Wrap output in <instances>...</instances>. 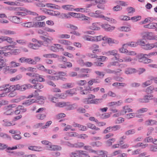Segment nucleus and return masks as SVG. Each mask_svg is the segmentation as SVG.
<instances>
[{"label":"nucleus","mask_w":157,"mask_h":157,"mask_svg":"<svg viewBox=\"0 0 157 157\" xmlns=\"http://www.w3.org/2000/svg\"><path fill=\"white\" fill-rule=\"evenodd\" d=\"M20 134L17 133L14 135L12 136L13 138L16 140H19L21 138V137L19 135Z\"/></svg>","instance_id":"e2e57ef3"},{"label":"nucleus","mask_w":157,"mask_h":157,"mask_svg":"<svg viewBox=\"0 0 157 157\" xmlns=\"http://www.w3.org/2000/svg\"><path fill=\"white\" fill-rule=\"evenodd\" d=\"M127 10L128 12V15H130L131 13H133L135 11V9L132 7H129L127 8Z\"/></svg>","instance_id":"79ce46f5"},{"label":"nucleus","mask_w":157,"mask_h":157,"mask_svg":"<svg viewBox=\"0 0 157 157\" xmlns=\"http://www.w3.org/2000/svg\"><path fill=\"white\" fill-rule=\"evenodd\" d=\"M42 77V76L39 75L37 74V75H36V78H37V81L38 80L40 82H44L45 80Z\"/></svg>","instance_id":"bf43d9fd"},{"label":"nucleus","mask_w":157,"mask_h":157,"mask_svg":"<svg viewBox=\"0 0 157 157\" xmlns=\"http://www.w3.org/2000/svg\"><path fill=\"white\" fill-rule=\"evenodd\" d=\"M150 150L151 151H157V147L153 145H151L150 147Z\"/></svg>","instance_id":"774afa93"},{"label":"nucleus","mask_w":157,"mask_h":157,"mask_svg":"<svg viewBox=\"0 0 157 157\" xmlns=\"http://www.w3.org/2000/svg\"><path fill=\"white\" fill-rule=\"evenodd\" d=\"M124 62H129L132 60L133 59L129 56H126L123 58Z\"/></svg>","instance_id":"680f3d73"},{"label":"nucleus","mask_w":157,"mask_h":157,"mask_svg":"<svg viewBox=\"0 0 157 157\" xmlns=\"http://www.w3.org/2000/svg\"><path fill=\"white\" fill-rule=\"evenodd\" d=\"M46 18V17L44 16H37L35 17L36 21H41Z\"/></svg>","instance_id":"3c124183"},{"label":"nucleus","mask_w":157,"mask_h":157,"mask_svg":"<svg viewBox=\"0 0 157 157\" xmlns=\"http://www.w3.org/2000/svg\"><path fill=\"white\" fill-rule=\"evenodd\" d=\"M3 41H6L9 43L13 42L12 39L10 37L7 36H2Z\"/></svg>","instance_id":"de8ad7c7"},{"label":"nucleus","mask_w":157,"mask_h":157,"mask_svg":"<svg viewBox=\"0 0 157 157\" xmlns=\"http://www.w3.org/2000/svg\"><path fill=\"white\" fill-rule=\"evenodd\" d=\"M10 20L13 22L19 24L21 23V18L16 16H12L10 17Z\"/></svg>","instance_id":"6e6552de"},{"label":"nucleus","mask_w":157,"mask_h":157,"mask_svg":"<svg viewBox=\"0 0 157 157\" xmlns=\"http://www.w3.org/2000/svg\"><path fill=\"white\" fill-rule=\"evenodd\" d=\"M84 144L82 142H78L74 144V147L80 148L83 147Z\"/></svg>","instance_id":"f704fd0d"},{"label":"nucleus","mask_w":157,"mask_h":157,"mask_svg":"<svg viewBox=\"0 0 157 157\" xmlns=\"http://www.w3.org/2000/svg\"><path fill=\"white\" fill-rule=\"evenodd\" d=\"M66 114L64 113H59L56 115V118L58 119L65 117Z\"/></svg>","instance_id":"4d7b16f0"},{"label":"nucleus","mask_w":157,"mask_h":157,"mask_svg":"<svg viewBox=\"0 0 157 157\" xmlns=\"http://www.w3.org/2000/svg\"><path fill=\"white\" fill-rule=\"evenodd\" d=\"M84 102L87 104H94V99H91L89 98H85Z\"/></svg>","instance_id":"49530a36"},{"label":"nucleus","mask_w":157,"mask_h":157,"mask_svg":"<svg viewBox=\"0 0 157 157\" xmlns=\"http://www.w3.org/2000/svg\"><path fill=\"white\" fill-rule=\"evenodd\" d=\"M24 146V145L22 144H18L16 146L13 147H9L7 148L8 150H13L17 149V148H23Z\"/></svg>","instance_id":"393cba45"},{"label":"nucleus","mask_w":157,"mask_h":157,"mask_svg":"<svg viewBox=\"0 0 157 157\" xmlns=\"http://www.w3.org/2000/svg\"><path fill=\"white\" fill-rule=\"evenodd\" d=\"M107 56L113 55L114 56H117L120 57V55L117 53V50L114 49L112 50L109 51L105 53Z\"/></svg>","instance_id":"1a4fd4ad"},{"label":"nucleus","mask_w":157,"mask_h":157,"mask_svg":"<svg viewBox=\"0 0 157 157\" xmlns=\"http://www.w3.org/2000/svg\"><path fill=\"white\" fill-rule=\"evenodd\" d=\"M102 18L103 19L111 23H115L117 22L116 20L111 18H109L104 16V17H103Z\"/></svg>","instance_id":"72a5a7b5"},{"label":"nucleus","mask_w":157,"mask_h":157,"mask_svg":"<svg viewBox=\"0 0 157 157\" xmlns=\"http://www.w3.org/2000/svg\"><path fill=\"white\" fill-rule=\"evenodd\" d=\"M4 3L11 6H18L20 4V3L17 2H13L8 1L4 2Z\"/></svg>","instance_id":"2f4dec72"},{"label":"nucleus","mask_w":157,"mask_h":157,"mask_svg":"<svg viewBox=\"0 0 157 157\" xmlns=\"http://www.w3.org/2000/svg\"><path fill=\"white\" fill-rule=\"evenodd\" d=\"M136 132V131L135 129H132L129 130L125 132V135L126 136H128L130 135L133 134Z\"/></svg>","instance_id":"4c0bfd02"},{"label":"nucleus","mask_w":157,"mask_h":157,"mask_svg":"<svg viewBox=\"0 0 157 157\" xmlns=\"http://www.w3.org/2000/svg\"><path fill=\"white\" fill-rule=\"evenodd\" d=\"M152 81H151L150 80H147L143 83L142 86L143 87H146V86H147L151 84L152 83Z\"/></svg>","instance_id":"603ef678"},{"label":"nucleus","mask_w":157,"mask_h":157,"mask_svg":"<svg viewBox=\"0 0 157 157\" xmlns=\"http://www.w3.org/2000/svg\"><path fill=\"white\" fill-rule=\"evenodd\" d=\"M120 20H122L127 21L130 19V17L127 16H121L119 17Z\"/></svg>","instance_id":"5fc2aeb1"},{"label":"nucleus","mask_w":157,"mask_h":157,"mask_svg":"<svg viewBox=\"0 0 157 157\" xmlns=\"http://www.w3.org/2000/svg\"><path fill=\"white\" fill-rule=\"evenodd\" d=\"M142 48L146 50H150L153 48V45L152 44H145Z\"/></svg>","instance_id":"cd10ccee"},{"label":"nucleus","mask_w":157,"mask_h":157,"mask_svg":"<svg viewBox=\"0 0 157 157\" xmlns=\"http://www.w3.org/2000/svg\"><path fill=\"white\" fill-rule=\"evenodd\" d=\"M10 64L11 66L13 67H16L19 66L20 65V63H16L13 61H11L10 62Z\"/></svg>","instance_id":"13d9d810"},{"label":"nucleus","mask_w":157,"mask_h":157,"mask_svg":"<svg viewBox=\"0 0 157 157\" xmlns=\"http://www.w3.org/2000/svg\"><path fill=\"white\" fill-rule=\"evenodd\" d=\"M69 15L75 18H78L79 15H80L79 13H76L73 12H70L69 13Z\"/></svg>","instance_id":"09e8293b"},{"label":"nucleus","mask_w":157,"mask_h":157,"mask_svg":"<svg viewBox=\"0 0 157 157\" xmlns=\"http://www.w3.org/2000/svg\"><path fill=\"white\" fill-rule=\"evenodd\" d=\"M104 39L109 44H117L119 42L118 41L114 40L113 39L108 37L106 36H104Z\"/></svg>","instance_id":"423d86ee"},{"label":"nucleus","mask_w":157,"mask_h":157,"mask_svg":"<svg viewBox=\"0 0 157 157\" xmlns=\"http://www.w3.org/2000/svg\"><path fill=\"white\" fill-rule=\"evenodd\" d=\"M87 56L91 58H95L98 57V56L95 53H88L87 55Z\"/></svg>","instance_id":"338daca9"},{"label":"nucleus","mask_w":157,"mask_h":157,"mask_svg":"<svg viewBox=\"0 0 157 157\" xmlns=\"http://www.w3.org/2000/svg\"><path fill=\"white\" fill-rule=\"evenodd\" d=\"M73 83H67L63 85V87L65 89L70 88L73 87Z\"/></svg>","instance_id":"7c9ffc66"},{"label":"nucleus","mask_w":157,"mask_h":157,"mask_svg":"<svg viewBox=\"0 0 157 157\" xmlns=\"http://www.w3.org/2000/svg\"><path fill=\"white\" fill-rule=\"evenodd\" d=\"M153 99V95H145L143 98H140L138 99V101L141 103H148L149 102L150 100Z\"/></svg>","instance_id":"f03ea898"},{"label":"nucleus","mask_w":157,"mask_h":157,"mask_svg":"<svg viewBox=\"0 0 157 157\" xmlns=\"http://www.w3.org/2000/svg\"><path fill=\"white\" fill-rule=\"evenodd\" d=\"M0 32L2 34L5 35H14L16 34L15 31L4 29H2Z\"/></svg>","instance_id":"0eeeda50"},{"label":"nucleus","mask_w":157,"mask_h":157,"mask_svg":"<svg viewBox=\"0 0 157 157\" xmlns=\"http://www.w3.org/2000/svg\"><path fill=\"white\" fill-rule=\"evenodd\" d=\"M145 55H147V54L143 53L138 54L137 56V57L139 61L144 63H148L152 62L153 60L151 59L147 58L148 56H147Z\"/></svg>","instance_id":"f257e3e1"},{"label":"nucleus","mask_w":157,"mask_h":157,"mask_svg":"<svg viewBox=\"0 0 157 157\" xmlns=\"http://www.w3.org/2000/svg\"><path fill=\"white\" fill-rule=\"evenodd\" d=\"M37 99L38 103L39 104H41L44 103V101L46 99V98L44 96H39L36 97Z\"/></svg>","instance_id":"5701e85b"},{"label":"nucleus","mask_w":157,"mask_h":157,"mask_svg":"<svg viewBox=\"0 0 157 157\" xmlns=\"http://www.w3.org/2000/svg\"><path fill=\"white\" fill-rule=\"evenodd\" d=\"M111 130L113 131H116L119 129L121 128V126L119 125H116L114 126H111Z\"/></svg>","instance_id":"052dcab7"},{"label":"nucleus","mask_w":157,"mask_h":157,"mask_svg":"<svg viewBox=\"0 0 157 157\" xmlns=\"http://www.w3.org/2000/svg\"><path fill=\"white\" fill-rule=\"evenodd\" d=\"M67 102L62 101L56 103L55 106L59 107H66L67 104H68Z\"/></svg>","instance_id":"a211bd4d"},{"label":"nucleus","mask_w":157,"mask_h":157,"mask_svg":"<svg viewBox=\"0 0 157 157\" xmlns=\"http://www.w3.org/2000/svg\"><path fill=\"white\" fill-rule=\"evenodd\" d=\"M29 47L34 49H37L39 48L40 47V44H38L33 43H29Z\"/></svg>","instance_id":"b1692460"},{"label":"nucleus","mask_w":157,"mask_h":157,"mask_svg":"<svg viewBox=\"0 0 157 157\" xmlns=\"http://www.w3.org/2000/svg\"><path fill=\"white\" fill-rule=\"evenodd\" d=\"M46 117V115L44 114L40 113L36 115V117L38 119L43 120Z\"/></svg>","instance_id":"ea45409f"},{"label":"nucleus","mask_w":157,"mask_h":157,"mask_svg":"<svg viewBox=\"0 0 157 157\" xmlns=\"http://www.w3.org/2000/svg\"><path fill=\"white\" fill-rule=\"evenodd\" d=\"M44 2V0H38L37 2L35 3V4L39 7H44L45 6Z\"/></svg>","instance_id":"4be33fe9"},{"label":"nucleus","mask_w":157,"mask_h":157,"mask_svg":"<svg viewBox=\"0 0 157 157\" xmlns=\"http://www.w3.org/2000/svg\"><path fill=\"white\" fill-rule=\"evenodd\" d=\"M137 43L138 45H140L142 46V47H144V46L145 44L144 41L143 40L141 39L139 40H138L137 41Z\"/></svg>","instance_id":"0e129e2a"},{"label":"nucleus","mask_w":157,"mask_h":157,"mask_svg":"<svg viewBox=\"0 0 157 157\" xmlns=\"http://www.w3.org/2000/svg\"><path fill=\"white\" fill-rule=\"evenodd\" d=\"M0 137L3 138L4 139H7L8 140H11V137L7 134L4 133L2 132L0 133Z\"/></svg>","instance_id":"c9c22d12"},{"label":"nucleus","mask_w":157,"mask_h":157,"mask_svg":"<svg viewBox=\"0 0 157 157\" xmlns=\"http://www.w3.org/2000/svg\"><path fill=\"white\" fill-rule=\"evenodd\" d=\"M70 35L68 34H62L59 36V38L60 39H68L70 38Z\"/></svg>","instance_id":"864d4df0"},{"label":"nucleus","mask_w":157,"mask_h":157,"mask_svg":"<svg viewBox=\"0 0 157 157\" xmlns=\"http://www.w3.org/2000/svg\"><path fill=\"white\" fill-rule=\"evenodd\" d=\"M21 86L19 84L16 85H10V91H14L16 90H19L20 91Z\"/></svg>","instance_id":"6ab92c4d"},{"label":"nucleus","mask_w":157,"mask_h":157,"mask_svg":"<svg viewBox=\"0 0 157 157\" xmlns=\"http://www.w3.org/2000/svg\"><path fill=\"white\" fill-rule=\"evenodd\" d=\"M62 8L66 10L73 11L74 6L70 5H63L62 6Z\"/></svg>","instance_id":"f8f14e48"},{"label":"nucleus","mask_w":157,"mask_h":157,"mask_svg":"<svg viewBox=\"0 0 157 157\" xmlns=\"http://www.w3.org/2000/svg\"><path fill=\"white\" fill-rule=\"evenodd\" d=\"M115 140L116 139L114 138L109 139L106 142V144L107 146H110L112 145V143L114 142Z\"/></svg>","instance_id":"473e14b6"},{"label":"nucleus","mask_w":157,"mask_h":157,"mask_svg":"<svg viewBox=\"0 0 157 157\" xmlns=\"http://www.w3.org/2000/svg\"><path fill=\"white\" fill-rule=\"evenodd\" d=\"M59 42L61 44L66 45H69L71 44V43L70 41L65 40H60Z\"/></svg>","instance_id":"bb28decb"},{"label":"nucleus","mask_w":157,"mask_h":157,"mask_svg":"<svg viewBox=\"0 0 157 157\" xmlns=\"http://www.w3.org/2000/svg\"><path fill=\"white\" fill-rule=\"evenodd\" d=\"M33 87L35 89H37V90H40L43 88L44 86L40 83H37L36 84L34 85Z\"/></svg>","instance_id":"e433bc0d"},{"label":"nucleus","mask_w":157,"mask_h":157,"mask_svg":"<svg viewBox=\"0 0 157 157\" xmlns=\"http://www.w3.org/2000/svg\"><path fill=\"white\" fill-rule=\"evenodd\" d=\"M73 125L74 127H78L79 128V130L82 131H85L87 130V128L86 126L81 125L78 123H74Z\"/></svg>","instance_id":"9d476101"},{"label":"nucleus","mask_w":157,"mask_h":157,"mask_svg":"<svg viewBox=\"0 0 157 157\" xmlns=\"http://www.w3.org/2000/svg\"><path fill=\"white\" fill-rule=\"evenodd\" d=\"M106 59L107 57L106 56H100L98 58H97V59L98 60V61L100 62H104L105 60Z\"/></svg>","instance_id":"8fccbe9b"},{"label":"nucleus","mask_w":157,"mask_h":157,"mask_svg":"<svg viewBox=\"0 0 157 157\" xmlns=\"http://www.w3.org/2000/svg\"><path fill=\"white\" fill-rule=\"evenodd\" d=\"M47 149L53 151H60L62 149L61 147L58 145H48L46 146Z\"/></svg>","instance_id":"7ed1b4c3"},{"label":"nucleus","mask_w":157,"mask_h":157,"mask_svg":"<svg viewBox=\"0 0 157 157\" xmlns=\"http://www.w3.org/2000/svg\"><path fill=\"white\" fill-rule=\"evenodd\" d=\"M153 138L151 136H149L146 138L144 140V142L145 143L152 142Z\"/></svg>","instance_id":"69168bd1"},{"label":"nucleus","mask_w":157,"mask_h":157,"mask_svg":"<svg viewBox=\"0 0 157 157\" xmlns=\"http://www.w3.org/2000/svg\"><path fill=\"white\" fill-rule=\"evenodd\" d=\"M34 27H42L45 26V24L44 22H37L34 23Z\"/></svg>","instance_id":"c756f323"},{"label":"nucleus","mask_w":157,"mask_h":157,"mask_svg":"<svg viewBox=\"0 0 157 157\" xmlns=\"http://www.w3.org/2000/svg\"><path fill=\"white\" fill-rule=\"evenodd\" d=\"M94 65L95 66L101 67L103 66L104 64L103 63L98 61L94 62Z\"/></svg>","instance_id":"6e6d98bb"},{"label":"nucleus","mask_w":157,"mask_h":157,"mask_svg":"<svg viewBox=\"0 0 157 157\" xmlns=\"http://www.w3.org/2000/svg\"><path fill=\"white\" fill-rule=\"evenodd\" d=\"M36 100L35 99H30L22 103V104L29 106L36 102Z\"/></svg>","instance_id":"412c9836"},{"label":"nucleus","mask_w":157,"mask_h":157,"mask_svg":"<svg viewBox=\"0 0 157 157\" xmlns=\"http://www.w3.org/2000/svg\"><path fill=\"white\" fill-rule=\"evenodd\" d=\"M4 110L5 111L4 113L6 115H10L14 111L12 109H10L7 106L4 108Z\"/></svg>","instance_id":"dca6fc26"},{"label":"nucleus","mask_w":157,"mask_h":157,"mask_svg":"<svg viewBox=\"0 0 157 157\" xmlns=\"http://www.w3.org/2000/svg\"><path fill=\"white\" fill-rule=\"evenodd\" d=\"M101 26L102 28H103L105 31H112L115 29V27L111 26L108 24H102Z\"/></svg>","instance_id":"39448f33"},{"label":"nucleus","mask_w":157,"mask_h":157,"mask_svg":"<svg viewBox=\"0 0 157 157\" xmlns=\"http://www.w3.org/2000/svg\"><path fill=\"white\" fill-rule=\"evenodd\" d=\"M21 25L24 27L31 28L34 27L35 24L33 22H28L21 24Z\"/></svg>","instance_id":"9b49d317"},{"label":"nucleus","mask_w":157,"mask_h":157,"mask_svg":"<svg viewBox=\"0 0 157 157\" xmlns=\"http://www.w3.org/2000/svg\"><path fill=\"white\" fill-rule=\"evenodd\" d=\"M3 122V125L5 126H10L15 125L13 121L10 122L7 121V120H4L2 121Z\"/></svg>","instance_id":"aec40b11"},{"label":"nucleus","mask_w":157,"mask_h":157,"mask_svg":"<svg viewBox=\"0 0 157 157\" xmlns=\"http://www.w3.org/2000/svg\"><path fill=\"white\" fill-rule=\"evenodd\" d=\"M80 157H82V155L85 157H90V156L87 154V152L85 151L79 150Z\"/></svg>","instance_id":"c03bdc74"},{"label":"nucleus","mask_w":157,"mask_h":157,"mask_svg":"<svg viewBox=\"0 0 157 157\" xmlns=\"http://www.w3.org/2000/svg\"><path fill=\"white\" fill-rule=\"evenodd\" d=\"M102 13L101 12L100 10H97L95 13H93V16L95 17L102 18L104 17V16L101 14Z\"/></svg>","instance_id":"2eb2a0df"},{"label":"nucleus","mask_w":157,"mask_h":157,"mask_svg":"<svg viewBox=\"0 0 157 157\" xmlns=\"http://www.w3.org/2000/svg\"><path fill=\"white\" fill-rule=\"evenodd\" d=\"M3 90L6 93L10 92V85L9 84L3 85L0 86V91Z\"/></svg>","instance_id":"20e7f679"},{"label":"nucleus","mask_w":157,"mask_h":157,"mask_svg":"<svg viewBox=\"0 0 157 157\" xmlns=\"http://www.w3.org/2000/svg\"><path fill=\"white\" fill-rule=\"evenodd\" d=\"M94 41H98L101 40H105L104 39V36L103 37L102 36H95L94 37Z\"/></svg>","instance_id":"a18cd8bd"},{"label":"nucleus","mask_w":157,"mask_h":157,"mask_svg":"<svg viewBox=\"0 0 157 157\" xmlns=\"http://www.w3.org/2000/svg\"><path fill=\"white\" fill-rule=\"evenodd\" d=\"M92 91L91 88L89 86L87 87L85 90H83L81 92V94H87L88 93V91Z\"/></svg>","instance_id":"c85d7f7f"},{"label":"nucleus","mask_w":157,"mask_h":157,"mask_svg":"<svg viewBox=\"0 0 157 157\" xmlns=\"http://www.w3.org/2000/svg\"><path fill=\"white\" fill-rule=\"evenodd\" d=\"M68 104L66 106V109L67 110H70L74 109L77 108V105L76 104H71L70 102H67Z\"/></svg>","instance_id":"ddd939ff"},{"label":"nucleus","mask_w":157,"mask_h":157,"mask_svg":"<svg viewBox=\"0 0 157 157\" xmlns=\"http://www.w3.org/2000/svg\"><path fill=\"white\" fill-rule=\"evenodd\" d=\"M153 90H154V88L152 86H151L146 89L145 92L148 94H151L152 93Z\"/></svg>","instance_id":"a19ab883"},{"label":"nucleus","mask_w":157,"mask_h":157,"mask_svg":"<svg viewBox=\"0 0 157 157\" xmlns=\"http://www.w3.org/2000/svg\"><path fill=\"white\" fill-rule=\"evenodd\" d=\"M83 38L85 40L94 41V37H92L88 35H85L83 36Z\"/></svg>","instance_id":"a878e982"},{"label":"nucleus","mask_w":157,"mask_h":157,"mask_svg":"<svg viewBox=\"0 0 157 157\" xmlns=\"http://www.w3.org/2000/svg\"><path fill=\"white\" fill-rule=\"evenodd\" d=\"M157 23L152 22L150 23L147 25H145L144 26L145 28L148 29H155L157 27Z\"/></svg>","instance_id":"4468645a"},{"label":"nucleus","mask_w":157,"mask_h":157,"mask_svg":"<svg viewBox=\"0 0 157 157\" xmlns=\"http://www.w3.org/2000/svg\"><path fill=\"white\" fill-rule=\"evenodd\" d=\"M70 156L71 157H80L79 150L76 151L75 152H72Z\"/></svg>","instance_id":"58836bf2"},{"label":"nucleus","mask_w":157,"mask_h":157,"mask_svg":"<svg viewBox=\"0 0 157 157\" xmlns=\"http://www.w3.org/2000/svg\"><path fill=\"white\" fill-rule=\"evenodd\" d=\"M136 72V70L133 68H127L125 71V73L127 75H130Z\"/></svg>","instance_id":"f3484780"},{"label":"nucleus","mask_w":157,"mask_h":157,"mask_svg":"<svg viewBox=\"0 0 157 157\" xmlns=\"http://www.w3.org/2000/svg\"><path fill=\"white\" fill-rule=\"evenodd\" d=\"M78 18H81L82 20H89L90 19V18L85 16L84 15L80 13Z\"/></svg>","instance_id":"37998d69"}]
</instances>
